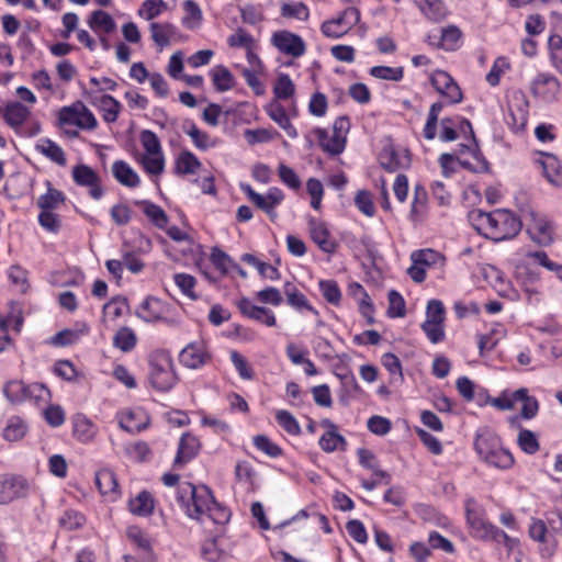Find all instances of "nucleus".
Listing matches in <instances>:
<instances>
[{
    "mask_svg": "<svg viewBox=\"0 0 562 562\" xmlns=\"http://www.w3.org/2000/svg\"><path fill=\"white\" fill-rule=\"evenodd\" d=\"M479 233L494 241H502L515 237L521 229V221L505 209L493 212L476 211L471 215Z\"/></svg>",
    "mask_w": 562,
    "mask_h": 562,
    "instance_id": "nucleus-1",
    "label": "nucleus"
},
{
    "mask_svg": "<svg viewBox=\"0 0 562 562\" xmlns=\"http://www.w3.org/2000/svg\"><path fill=\"white\" fill-rule=\"evenodd\" d=\"M177 499L188 517L203 524L214 497L204 485L198 487L191 483H183L178 490Z\"/></svg>",
    "mask_w": 562,
    "mask_h": 562,
    "instance_id": "nucleus-2",
    "label": "nucleus"
},
{
    "mask_svg": "<svg viewBox=\"0 0 562 562\" xmlns=\"http://www.w3.org/2000/svg\"><path fill=\"white\" fill-rule=\"evenodd\" d=\"M148 378L151 386L158 391L167 392L177 382L171 356L166 350H155L148 356Z\"/></svg>",
    "mask_w": 562,
    "mask_h": 562,
    "instance_id": "nucleus-3",
    "label": "nucleus"
},
{
    "mask_svg": "<svg viewBox=\"0 0 562 562\" xmlns=\"http://www.w3.org/2000/svg\"><path fill=\"white\" fill-rule=\"evenodd\" d=\"M58 121L61 126H77L82 130H94L98 124L93 113L80 101L61 108Z\"/></svg>",
    "mask_w": 562,
    "mask_h": 562,
    "instance_id": "nucleus-4",
    "label": "nucleus"
},
{
    "mask_svg": "<svg viewBox=\"0 0 562 562\" xmlns=\"http://www.w3.org/2000/svg\"><path fill=\"white\" fill-rule=\"evenodd\" d=\"M360 21V11L355 7L345 9L337 18L326 20L321 25L324 36L340 38Z\"/></svg>",
    "mask_w": 562,
    "mask_h": 562,
    "instance_id": "nucleus-5",
    "label": "nucleus"
},
{
    "mask_svg": "<svg viewBox=\"0 0 562 562\" xmlns=\"http://www.w3.org/2000/svg\"><path fill=\"white\" fill-rule=\"evenodd\" d=\"M240 190L256 207L263 211L271 220L277 217L276 207L284 200V193L281 189L273 187L266 194H260L250 184L240 183Z\"/></svg>",
    "mask_w": 562,
    "mask_h": 562,
    "instance_id": "nucleus-6",
    "label": "nucleus"
},
{
    "mask_svg": "<svg viewBox=\"0 0 562 562\" xmlns=\"http://www.w3.org/2000/svg\"><path fill=\"white\" fill-rule=\"evenodd\" d=\"M526 232L530 238L539 245H549L553 240V227L548 218L533 211L529 210L526 215Z\"/></svg>",
    "mask_w": 562,
    "mask_h": 562,
    "instance_id": "nucleus-7",
    "label": "nucleus"
},
{
    "mask_svg": "<svg viewBox=\"0 0 562 562\" xmlns=\"http://www.w3.org/2000/svg\"><path fill=\"white\" fill-rule=\"evenodd\" d=\"M72 179L79 187L89 188V194L94 200H100L104 190L100 176L89 166L80 164L72 168Z\"/></svg>",
    "mask_w": 562,
    "mask_h": 562,
    "instance_id": "nucleus-8",
    "label": "nucleus"
},
{
    "mask_svg": "<svg viewBox=\"0 0 562 562\" xmlns=\"http://www.w3.org/2000/svg\"><path fill=\"white\" fill-rule=\"evenodd\" d=\"M30 490L27 481L22 476H0V504H8L24 497Z\"/></svg>",
    "mask_w": 562,
    "mask_h": 562,
    "instance_id": "nucleus-9",
    "label": "nucleus"
},
{
    "mask_svg": "<svg viewBox=\"0 0 562 562\" xmlns=\"http://www.w3.org/2000/svg\"><path fill=\"white\" fill-rule=\"evenodd\" d=\"M271 42L281 53L290 55L294 58L305 53V44L303 40L289 31H279L273 33Z\"/></svg>",
    "mask_w": 562,
    "mask_h": 562,
    "instance_id": "nucleus-10",
    "label": "nucleus"
},
{
    "mask_svg": "<svg viewBox=\"0 0 562 562\" xmlns=\"http://www.w3.org/2000/svg\"><path fill=\"white\" fill-rule=\"evenodd\" d=\"M200 451V441L199 439L191 435L190 432H186L180 438L178 452L173 460V468L180 469L191 460H193Z\"/></svg>",
    "mask_w": 562,
    "mask_h": 562,
    "instance_id": "nucleus-11",
    "label": "nucleus"
},
{
    "mask_svg": "<svg viewBox=\"0 0 562 562\" xmlns=\"http://www.w3.org/2000/svg\"><path fill=\"white\" fill-rule=\"evenodd\" d=\"M308 228L311 238L317 246L327 254H333L337 248V243L330 237L326 224L317 218H308Z\"/></svg>",
    "mask_w": 562,
    "mask_h": 562,
    "instance_id": "nucleus-12",
    "label": "nucleus"
},
{
    "mask_svg": "<svg viewBox=\"0 0 562 562\" xmlns=\"http://www.w3.org/2000/svg\"><path fill=\"white\" fill-rule=\"evenodd\" d=\"M531 91L546 101L554 100L560 91V81L553 75L539 74L532 81Z\"/></svg>",
    "mask_w": 562,
    "mask_h": 562,
    "instance_id": "nucleus-13",
    "label": "nucleus"
},
{
    "mask_svg": "<svg viewBox=\"0 0 562 562\" xmlns=\"http://www.w3.org/2000/svg\"><path fill=\"white\" fill-rule=\"evenodd\" d=\"M228 544V539L222 531L205 539L201 548V554L206 561L217 562L226 554Z\"/></svg>",
    "mask_w": 562,
    "mask_h": 562,
    "instance_id": "nucleus-14",
    "label": "nucleus"
},
{
    "mask_svg": "<svg viewBox=\"0 0 562 562\" xmlns=\"http://www.w3.org/2000/svg\"><path fill=\"white\" fill-rule=\"evenodd\" d=\"M209 353L203 342H192L184 347L180 355V362L190 369H198L209 360Z\"/></svg>",
    "mask_w": 562,
    "mask_h": 562,
    "instance_id": "nucleus-15",
    "label": "nucleus"
},
{
    "mask_svg": "<svg viewBox=\"0 0 562 562\" xmlns=\"http://www.w3.org/2000/svg\"><path fill=\"white\" fill-rule=\"evenodd\" d=\"M240 313L249 318L261 322L269 327L276 325L277 319L272 311L263 306H257L247 297H243L237 304Z\"/></svg>",
    "mask_w": 562,
    "mask_h": 562,
    "instance_id": "nucleus-16",
    "label": "nucleus"
},
{
    "mask_svg": "<svg viewBox=\"0 0 562 562\" xmlns=\"http://www.w3.org/2000/svg\"><path fill=\"white\" fill-rule=\"evenodd\" d=\"M471 536L485 542L502 544L512 551L518 540L505 533L504 529H471Z\"/></svg>",
    "mask_w": 562,
    "mask_h": 562,
    "instance_id": "nucleus-17",
    "label": "nucleus"
},
{
    "mask_svg": "<svg viewBox=\"0 0 562 562\" xmlns=\"http://www.w3.org/2000/svg\"><path fill=\"white\" fill-rule=\"evenodd\" d=\"M265 110L268 116L285 132L288 137H297L296 128L291 123L290 117L281 103L273 100L265 108Z\"/></svg>",
    "mask_w": 562,
    "mask_h": 562,
    "instance_id": "nucleus-18",
    "label": "nucleus"
},
{
    "mask_svg": "<svg viewBox=\"0 0 562 562\" xmlns=\"http://www.w3.org/2000/svg\"><path fill=\"white\" fill-rule=\"evenodd\" d=\"M2 112L5 123L14 130L22 126L31 115L30 109L19 101L8 103Z\"/></svg>",
    "mask_w": 562,
    "mask_h": 562,
    "instance_id": "nucleus-19",
    "label": "nucleus"
},
{
    "mask_svg": "<svg viewBox=\"0 0 562 562\" xmlns=\"http://www.w3.org/2000/svg\"><path fill=\"white\" fill-rule=\"evenodd\" d=\"M501 445V438L488 428L480 429L474 440L475 451L482 459L487 457Z\"/></svg>",
    "mask_w": 562,
    "mask_h": 562,
    "instance_id": "nucleus-20",
    "label": "nucleus"
},
{
    "mask_svg": "<svg viewBox=\"0 0 562 562\" xmlns=\"http://www.w3.org/2000/svg\"><path fill=\"white\" fill-rule=\"evenodd\" d=\"M128 538L139 550V555L145 562L156 561V555L153 552V540L143 529H130Z\"/></svg>",
    "mask_w": 562,
    "mask_h": 562,
    "instance_id": "nucleus-21",
    "label": "nucleus"
},
{
    "mask_svg": "<svg viewBox=\"0 0 562 562\" xmlns=\"http://www.w3.org/2000/svg\"><path fill=\"white\" fill-rule=\"evenodd\" d=\"M314 134L317 137L321 148L325 153L336 156L345 150L346 139L334 136L333 134L329 135L327 130L321 127L315 128Z\"/></svg>",
    "mask_w": 562,
    "mask_h": 562,
    "instance_id": "nucleus-22",
    "label": "nucleus"
},
{
    "mask_svg": "<svg viewBox=\"0 0 562 562\" xmlns=\"http://www.w3.org/2000/svg\"><path fill=\"white\" fill-rule=\"evenodd\" d=\"M36 151L45 156L50 161L60 167L67 164L66 154L64 149L54 140L49 138H42L35 145Z\"/></svg>",
    "mask_w": 562,
    "mask_h": 562,
    "instance_id": "nucleus-23",
    "label": "nucleus"
},
{
    "mask_svg": "<svg viewBox=\"0 0 562 562\" xmlns=\"http://www.w3.org/2000/svg\"><path fill=\"white\" fill-rule=\"evenodd\" d=\"M165 306L162 302L154 296L146 297L136 311V315L143 321L150 323L162 318Z\"/></svg>",
    "mask_w": 562,
    "mask_h": 562,
    "instance_id": "nucleus-24",
    "label": "nucleus"
},
{
    "mask_svg": "<svg viewBox=\"0 0 562 562\" xmlns=\"http://www.w3.org/2000/svg\"><path fill=\"white\" fill-rule=\"evenodd\" d=\"M113 177L128 188H136L140 183L137 172L124 160H115L112 165Z\"/></svg>",
    "mask_w": 562,
    "mask_h": 562,
    "instance_id": "nucleus-25",
    "label": "nucleus"
},
{
    "mask_svg": "<svg viewBox=\"0 0 562 562\" xmlns=\"http://www.w3.org/2000/svg\"><path fill=\"white\" fill-rule=\"evenodd\" d=\"M149 30H150L151 40L160 48L168 46L170 44L171 40L177 34V27L169 22H165V23L153 22L149 25Z\"/></svg>",
    "mask_w": 562,
    "mask_h": 562,
    "instance_id": "nucleus-26",
    "label": "nucleus"
},
{
    "mask_svg": "<svg viewBox=\"0 0 562 562\" xmlns=\"http://www.w3.org/2000/svg\"><path fill=\"white\" fill-rule=\"evenodd\" d=\"M379 160L381 167L390 172H394L397 169L405 168L409 165L408 156H400L392 147H385L380 153Z\"/></svg>",
    "mask_w": 562,
    "mask_h": 562,
    "instance_id": "nucleus-27",
    "label": "nucleus"
},
{
    "mask_svg": "<svg viewBox=\"0 0 562 562\" xmlns=\"http://www.w3.org/2000/svg\"><path fill=\"white\" fill-rule=\"evenodd\" d=\"M461 38V31L457 26H448L441 30L439 42H436V36H428L429 44H437V46L446 50H454L459 45Z\"/></svg>",
    "mask_w": 562,
    "mask_h": 562,
    "instance_id": "nucleus-28",
    "label": "nucleus"
},
{
    "mask_svg": "<svg viewBox=\"0 0 562 562\" xmlns=\"http://www.w3.org/2000/svg\"><path fill=\"white\" fill-rule=\"evenodd\" d=\"M47 191L37 200V206L41 211H53L63 204L66 200L65 194L54 188L50 181H46Z\"/></svg>",
    "mask_w": 562,
    "mask_h": 562,
    "instance_id": "nucleus-29",
    "label": "nucleus"
},
{
    "mask_svg": "<svg viewBox=\"0 0 562 562\" xmlns=\"http://www.w3.org/2000/svg\"><path fill=\"white\" fill-rule=\"evenodd\" d=\"M414 2L434 22H439L447 15V9L441 0H414Z\"/></svg>",
    "mask_w": 562,
    "mask_h": 562,
    "instance_id": "nucleus-30",
    "label": "nucleus"
},
{
    "mask_svg": "<svg viewBox=\"0 0 562 562\" xmlns=\"http://www.w3.org/2000/svg\"><path fill=\"white\" fill-rule=\"evenodd\" d=\"M153 495L147 491H142L137 496L128 502L130 512L137 516H147L154 509Z\"/></svg>",
    "mask_w": 562,
    "mask_h": 562,
    "instance_id": "nucleus-31",
    "label": "nucleus"
},
{
    "mask_svg": "<svg viewBox=\"0 0 562 562\" xmlns=\"http://www.w3.org/2000/svg\"><path fill=\"white\" fill-rule=\"evenodd\" d=\"M183 132L191 137L194 146L199 149L206 150L216 144L207 133L201 131L193 122H187L183 125Z\"/></svg>",
    "mask_w": 562,
    "mask_h": 562,
    "instance_id": "nucleus-32",
    "label": "nucleus"
},
{
    "mask_svg": "<svg viewBox=\"0 0 562 562\" xmlns=\"http://www.w3.org/2000/svg\"><path fill=\"white\" fill-rule=\"evenodd\" d=\"M284 293L286 295L288 304L296 310L305 308L318 316V312L308 303L306 296L300 292L292 283L288 282L284 285Z\"/></svg>",
    "mask_w": 562,
    "mask_h": 562,
    "instance_id": "nucleus-33",
    "label": "nucleus"
},
{
    "mask_svg": "<svg viewBox=\"0 0 562 562\" xmlns=\"http://www.w3.org/2000/svg\"><path fill=\"white\" fill-rule=\"evenodd\" d=\"M214 87L217 91L224 92L231 90L235 85V79L227 67L223 65L215 66L210 72Z\"/></svg>",
    "mask_w": 562,
    "mask_h": 562,
    "instance_id": "nucleus-34",
    "label": "nucleus"
},
{
    "mask_svg": "<svg viewBox=\"0 0 562 562\" xmlns=\"http://www.w3.org/2000/svg\"><path fill=\"white\" fill-rule=\"evenodd\" d=\"M530 537L539 542L541 555L550 558L555 549V540L550 529H529Z\"/></svg>",
    "mask_w": 562,
    "mask_h": 562,
    "instance_id": "nucleus-35",
    "label": "nucleus"
},
{
    "mask_svg": "<svg viewBox=\"0 0 562 562\" xmlns=\"http://www.w3.org/2000/svg\"><path fill=\"white\" fill-rule=\"evenodd\" d=\"M201 167L200 160L189 150L182 151L175 164V172L178 175H193Z\"/></svg>",
    "mask_w": 562,
    "mask_h": 562,
    "instance_id": "nucleus-36",
    "label": "nucleus"
},
{
    "mask_svg": "<svg viewBox=\"0 0 562 562\" xmlns=\"http://www.w3.org/2000/svg\"><path fill=\"white\" fill-rule=\"evenodd\" d=\"M95 484L102 495L116 494L119 483L113 471L102 469L95 474Z\"/></svg>",
    "mask_w": 562,
    "mask_h": 562,
    "instance_id": "nucleus-37",
    "label": "nucleus"
},
{
    "mask_svg": "<svg viewBox=\"0 0 562 562\" xmlns=\"http://www.w3.org/2000/svg\"><path fill=\"white\" fill-rule=\"evenodd\" d=\"M88 23L94 32L102 31L105 34L112 33L116 26L113 18L102 10L92 12Z\"/></svg>",
    "mask_w": 562,
    "mask_h": 562,
    "instance_id": "nucleus-38",
    "label": "nucleus"
},
{
    "mask_svg": "<svg viewBox=\"0 0 562 562\" xmlns=\"http://www.w3.org/2000/svg\"><path fill=\"white\" fill-rule=\"evenodd\" d=\"M74 434L82 442L91 440L95 435V426L85 415L74 417Z\"/></svg>",
    "mask_w": 562,
    "mask_h": 562,
    "instance_id": "nucleus-39",
    "label": "nucleus"
},
{
    "mask_svg": "<svg viewBox=\"0 0 562 562\" xmlns=\"http://www.w3.org/2000/svg\"><path fill=\"white\" fill-rule=\"evenodd\" d=\"M137 342V337L134 330L130 327H121L113 337V346L123 352H130L134 349Z\"/></svg>",
    "mask_w": 562,
    "mask_h": 562,
    "instance_id": "nucleus-40",
    "label": "nucleus"
},
{
    "mask_svg": "<svg viewBox=\"0 0 562 562\" xmlns=\"http://www.w3.org/2000/svg\"><path fill=\"white\" fill-rule=\"evenodd\" d=\"M514 396L517 401L522 402L520 415L525 419L533 418L539 411V403L535 397L528 395L527 389H518L514 392Z\"/></svg>",
    "mask_w": 562,
    "mask_h": 562,
    "instance_id": "nucleus-41",
    "label": "nucleus"
},
{
    "mask_svg": "<svg viewBox=\"0 0 562 562\" xmlns=\"http://www.w3.org/2000/svg\"><path fill=\"white\" fill-rule=\"evenodd\" d=\"M539 162L548 181L557 183L562 168L560 160L552 154H542V159Z\"/></svg>",
    "mask_w": 562,
    "mask_h": 562,
    "instance_id": "nucleus-42",
    "label": "nucleus"
},
{
    "mask_svg": "<svg viewBox=\"0 0 562 562\" xmlns=\"http://www.w3.org/2000/svg\"><path fill=\"white\" fill-rule=\"evenodd\" d=\"M26 384L20 380L8 381L3 386V394L12 404L25 402Z\"/></svg>",
    "mask_w": 562,
    "mask_h": 562,
    "instance_id": "nucleus-43",
    "label": "nucleus"
},
{
    "mask_svg": "<svg viewBox=\"0 0 562 562\" xmlns=\"http://www.w3.org/2000/svg\"><path fill=\"white\" fill-rule=\"evenodd\" d=\"M428 195L423 187L416 186L414 200L411 207L409 217L413 222H418L426 212Z\"/></svg>",
    "mask_w": 562,
    "mask_h": 562,
    "instance_id": "nucleus-44",
    "label": "nucleus"
},
{
    "mask_svg": "<svg viewBox=\"0 0 562 562\" xmlns=\"http://www.w3.org/2000/svg\"><path fill=\"white\" fill-rule=\"evenodd\" d=\"M483 460L490 465L498 469H509L514 464V458L512 453L504 449L502 445Z\"/></svg>",
    "mask_w": 562,
    "mask_h": 562,
    "instance_id": "nucleus-45",
    "label": "nucleus"
},
{
    "mask_svg": "<svg viewBox=\"0 0 562 562\" xmlns=\"http://www.w3.org/2000/svg\"><path fill=\"white\" fill-rule=\"evenodd\" d=\"M139 162L150 176H159L165 169V156L161 154H145Z\"/></svg>",
    "mask_w": 562,
    "mask_h": 562,
    "instance_id": "nucleus-46",
    "label": "nucleus"
},
{
    "mask_svg": "<svg viewBox=\"0 0 562 562\" xmlns=\"http://www.w3.org/2000/svg\"><path fill=\"white\" fill-rule=\"evenodd\" d=\"M416 513L425 524L436 525L437 527H448L450 524L447 517L440 515L434 507L428 505H419L416 508Z\"/></svg>",
    "mask_w": 562,
    "mask_h": 562,
    "instance_id": "nucleus-47",
    "label": "nucleus"
},
{
    "mask_svg": "<svg viewBox=\"0 0 562 562\" xmlns=\"http://www.w3.org/2000/svg\"><path fill=\"white\" fill-rule=\"evenodd\" d=\"M27 431V426L20 417H12L9 419L5 428L3 429V437L8 441L21 440Z\"/></svg>",
    "mask_w": 562,
    "mask_h": 562,
    "instance_id": "nucleus-48",
    "label": "nucleus"
},
{
    "mask_svg": "<svg viewBox=\"0 0 562 562\" xmlns=\"http://www.w3.org/2000/svg\"><path fill=\"white\" fill-rule=\"evenodd\" d=\"M138 203L144 205L145 215L151 221V223L156 227H166V225L168 224V216L159 205L148 201H142Z\"/></svg>",
    "mask_w": 562,
    "mask_h": 562,
    "instance_id": "nucleus-49",
    "label": "nucleus"
},
{
    "mask_svg": "<svg viewBox=\"0 0 562 562\" xmlns=\"http://www.w3.org/2000/svg\"><path fill=\"white\" fill-rule=\"evenodd\" d=\"M227 44L232 48H256V40L241 27H238L227 37Z\"/></svg>",
    "mask_w": 562,
    "mask_h": 562,
    "instance_id": "nucleus-50",
    "label": "nucleus"
},
{
    "mask_svg": "<svg viewBox=\"0 0 562 562\" xmlns=\"http://www.w3.org/2000/svg\"><path fill=\"white\" fill-rule=\"evenodd\" d=\"M357 454L359 458V463L363 468L371 470L374 475L381 479H390V475L385 471L379 469L376 458L370 450L366 448H360L358 449Z\"/></svg>",
    "mask_w": 562,
    "mask_h": 562,
    "instance_id": "nucleus-51",
    "label": "nucleus"
},
{
    "mask_svg": "<svg viewBox=\"0 0 562 562\" xmlns=\"http://www.w3.org/2000/svg\"><path fill=\"white\" fill-rule=\"evenodd\" d=\"M318 443L321 449L327 453L336 450H345L347 446L346 439L338 432H325L319 438Z\"/></svg>",
    "mask_w": 562,
    "mask_h": 562,
    "instance_id": "nucleus-52",
    "label": "nucleus"
},
{
    "mask_svg": "<svg viewBox=\"0 0 562 562\" xmlns=\"http://www.w3.org/2000/svg\"><path fill=\"white\" fill-rule=\"evenodd\" d=\"M168 9L164 0H145L138 10L139 16L145 20H154Z\"/></svg>",
    "mask_w": 562,
    "mask_h": 562,
    "instance_id": "nucleus-53",
    "label": "nucleus"
},
{
    "mask_svg": "<svg viewBox=\"0 0 562 562\" xmlns=\"http://www.w3.org/2000/svg\"><path fill=\"white\" fill-rule=\"evenodd\" d=\"M100 106L103 111V119L108 123H113L117 120L121 104L112 95L104 94L100 99Z\"/></svg>",
    "mask_w": 562,
    "mask_h": 562,
    "instance_id": "nucleus-54",
    "label": "nucleus"
},
{
    "mask_svg": "<svg viewBox=\"0 0 562 562\" xmlns=\"http://www.w3.org/2000/svg\"><path fill=\"white\" fill-rule=\"evenodd\" d=\"M281 15L300 21H307L310 18V10L303 2L284 3L281 7Z\"/></svg>",
    "mask_w": 562,
    "mask_h": 562,
    "instance_id": "nucleus-55",
    "label": "nucleus"
},
{
    "mask_svg": "<svg viewBox=\"0 0 562 562\" xmlns=\"http://www.w3.org/2000/svg\"><path fill=\"white\" fill-rule=\"evenodd\" d=\"M517 443L528 454H535L540 448L536 434L524 428L518 434Z\"/></svg>",
    "mask_w": 562,
    "mask_h": 562,
    "instance_id": "nucleus-56",
    "label": "nucleus"
},
{
    "mask_svg": "<svg viewBox=\"0 0 562 562\" xmlns=\"http://www.w3.org/2000/svg\"><path fill=\"white\" fill-rule=\"evenodd\" d=\"M318 285L323 296L328 303L336 306L340 304L341 292L335 280H321Z\"/></svg>",
    "mask_w": 562,
    "mask_h": 562,
    "instance_id": "nucleus-57",
    "label": "nucleus"
},
{
    "mask_svg": "<svg viewBox=\"0 0 562 562\" xmlns=\"http://www.w3.org/2000/svg\"><path fill=\"white\" fill-rule=\"evenodd\" d=\"M370 75L382 80L400 81L403 78V67L374 66Z\"/></svg>",
    "mask_w": 562,
    "mask_h": 562,
    "instance_id": "nucleus-58",
    "label": "nucleus"
},
{
    "mask_svg": "<svg viewBox=\"0 0 562 562\" xmlns=\"http://www.w3.org/2000/svg\"><path fill=\"white\" fill-rule=\"evenodd\" d=\"M295 92V86L289 75L281 74L273 87L276 99H289Z\"/></svg>",
    "mask_w": 562,
    "mask_h": 562,
    "instance_id": "nucleus-59",
    "label": "nucleus"
},
{
    "mask_svg": "<svg viewBox=\"0 0 562 562\" xmlns=\"http://www.w3.org/2000/svg\"><path fill=\"white\" fill-rule=\"evenodd\" d=\"M278 424L290 435L297 436L301 434V427L295 417L288 411L281 409L276 413Z\"/></svg>",
    "mask_w": 562,
    "mask_h": 562,
    "instance_id": "nucleus-60",
    "label": "nucleus"
},
{
    "mask_svg": "<svg viewBox=\"0 0 562 562\" xmlns=\"http://www.w3.org/2000/svg\"><path fill=\"white\" fill-rule=\"evenodd\" d=\"M510 68L508 60L505 57H498L494 61L491 70L486 75V81L490 86L496 87L501 81V77Z\"/></svg>",
    "mask_w": 562,
    "mask_h": 562,
    "instance_id": "nucleus-61",
    "label": "nucleus"
},
{
    "mask_svg": "<svg viewBox=\"0 0 562 562\" xmlns=\"http://www.w3.org/2000/svg\"><path fill=\"white\" fill-rule=\"evenodd\" d=\"M279 136L280 134L276 130L268 128L247 130L245 132V137L250 145H255L258 143H268L276 139Z\"/></svg>",
    "mask_w": 562,
    "mask_h": 562,
    "instance_id": "nucleus-62",
    "label": "nucleus"
},
{
    "mask_svg": "<svg viewBox=\"0 0 562 562\" xmlns=\"http://www.w3.org/2000/svg\"><path fill=\"white\" fill-rule=\"evenodd\" d=\"M465 513L470 527H487L483 520L482 508L473 498L467 499Z\"/></svg>",
    "mask_w": 562,
    "mask_h": 562,
    "instance_id": "nucleus-63",
    "label": "nucleus"
},
{
    "mask_svg": "<svg viewBox=\"0 0 562 562\" xmlns=\"http://www.w3.org/2000/svg\"><path fill=\"white\" fill-rule=\"evenodd\" d=\"M389 307L387 316L391 318L405 316V301L403 296L395 290H391L387 295Z\"/></svg>",
    "mask_w": 562,
    "mask_h": 562,
    "instance_id": "nucleus-64",
    "label": "nucleus"
}]
</instances>
